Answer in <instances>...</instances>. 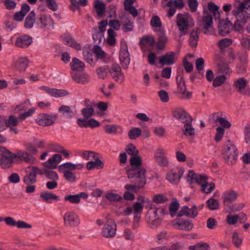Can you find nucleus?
<instances>
[{
	"instance_id": "20",
	"label": "nucleus",
	"mask_w": 250,
	"mask_h": 250,
	"mask_svg": "<svg viewBox=\"0 0 250 250\" xmlns=\"http://www.w3.org/2000/svg\"><path fill=\"white\" fill-rule=\"evenodd\" d=\"M174 117L183 123L192 122V118L186 110L182 108H177L173 113Z\"/></svg>"
},
{
	"instance_id": "61",
	"label": "nucleus",
	"mask_w": 250,
	"mask_h": 250,
	"mask_svg": "<svg viewBox=\"0 0 250 250\" xmlns=\"http://www.w3.org/2000/svg\"><path fill=\"white\" fill-rule=\"evenodd\" d=\"M105 197L110 202H118L122 199V197L119 194L111 192L107 193Z\"/></svg>"
},
{
	"instance_id": "21",
	"label": "nucleus",
	"mask_w": 250,
	"mask_h": 250,
	"mask_svg": "<svg viewBox=\"0 0 250 250\" xmlns=\"http://www.w3.org/2000/svg\"><path fill=\"white\" fill-rule=\"evenodd\" d=\"M32 41V38L29 35H21L17 38L15 45L18 47L26 48L31 45Z\"/></svg>"
},
{
	"instance_id": "28",
	"label": "nucleus",
	"mask_w": 250,
	"mask_h": 250,
	"mask_svg": "<svg viewBox=\"0 0 250 250\" xmlns=\"http://www.w3.org/2000/svg\"><path fill=\"white\" fill-rule=\"evenodd\" d=\"M238 196L237 193L234 190L225 191L223 194V199L225 205L229 204L236 200Z\"/></svg>"
},
{
	"instance_id": "3",
	"label": "nucleus",
	"mask_w": 250,
	"mask_h": 250,
	"mask_svg": "<svg viewBox=\"0 0 250 250\" xmlns=\"http://www.w3.org/2000/svg\"><path fill=\"white\" fill-rule=\"evenodd\" d=\"M82 164H74L71 162H66L59 166V171L63 173V177L68 182L74 183L77 178L75 173L72 170L80 169L83 168Z\"/></svg>"
},
{
	"instance_id": "1",
	"label": "nucleus",
	"mask_w": 250,
	"mask_h": 250,
	"mask_svg": "<svg viewBox=\"0 0 250 250\" xmlns=\"http://www.w3.org/2000/svg\"><path fill=\"white\" fill-rule=\"evenodd\" d=\"M129 163L131 167L127 171L128 178L140 179V187L144 186L146 184V169L142 167V160L141 157L139 154L131 156L129 159Z\"/></svg>"
},
{
	"instance_id": "19",
	"label": "nucleus",
	"mask_w": 250,
	"mask_h": 250,
	"mask_svg": "<svg viewBox=\"0 0 250 250\" xmlns=\"http://www.w3.org/2000/svg\"><path fill=\"white\" fill-rule=\"evenodd\" d=\"M198 215V211L195 205L192 206L191 208H189L187 206H184L178 211V217H181L184 216L194 218Z\"/></svg>"
},
{
	"instance_id": "59",
	"label": "nucleus",
	"mask_w": 250,
	"mask_h": 250,
	"mask_svg": "<svg viewBox=\"0 0 250 250\" xmlns=\"http://www.w3.org/2000/svg\"><path fill=\"white\" fill-rule=\"evenodd\" d=\"M125 151L128 155H131V156H136L139 154L138 149L132 144H130L126 146Z\"/></svg>"
},
{
	"instance_id": "5",
	"label": "nucleus",
	"mask_w": 250,
	"mask_h": 250,
	"mask_svg": "<svg viewBox=\"0 0 250 250\" xmlns=\"http://www.w3.org/2000/svg\"><path fill=\"white\" fill-rule=\"evenodd\" d=\"M27 174L23 178L24 183L27 185L35 184L37 182V175H42L43 172L42 169L35 166H29L26 169Z\"/></svg>"
},
{
	"instance_id": "54",
	"label": "nucleus",
	"mask_w": 250,
	"mask_h": 250,
	"mask_svg": "<svg viewBox=\"0 0 250 250\" xmlns=\"http://www.w3.org/2000/svg\"><path fill=\"white\" fill-rule=\"evenodd\" d=\"M142 133L141 129L138 127H134L131 129L128 133L129 139L131 140L136 139L139 137Z\"/></svg>"
},
{
	"instance_id": "45",
	"label": "nucleus",
	"mask_w": 250,
	"mask_h": 250,
	"mask_svg": "<svg viewBox=\"0 0 250 250\" xmlns=\"http://www.w3.org/2000/svg\"><path fill=\"white\" fill-rule=\"evenodd\" d=\"M208 9L213 13L215 19H220V14L219 10V7L213 2H209L208 4Z\"/></svg>"
},
{
	"instance_id": "35",
	"label": "nucleus",
	"mask_w": 250,
	"mask_h": 250,
	"mask_svg": "<svg viewBox=\"0 0 250 250\" xmlns=\"http://www.w3.org/2000/svg\"><path fill=\"white\" fill-rule=\"evenodd\" d=\"M203 22L204 23V28L205 34H208L209 33V28L212 26L213 18L211 14H208L206 16L202 18Z\"/></svg>"
},
{
	"instance_id": "46",
	"label": "nucleus",
	"mask_w": 250,
	"mask_h": 250,
	"mask_svg": "<svg viewBox=\"0 0 250 250\" xmlns=\"http://www.w3.org/2000/svg\"><path fill=\"white\" fill-rule=\"evenodd\" d=\"M134 29V23L128 19H126L122 23V30L124 32L132 31Z\"/></svg>"
},
{
	"instance_id": "37",
	"label": "nucleus",
	"mask_w": 250,
	"mask_h": 250,
	"mask_svg": "<svg viewBox=\"0 0 250 250\" xmlns=\"http://www.w3.org/2000/svg\"><path fill=\"white\" fill-rule=\"evenodd\" d=\"M180 207V204L176 198H173V201L170 203L169 206V214L171 217H178L177 212Z\"/></svg>"
},
{
	"instance_id": "53",
	"label": "nucleus",
	"mask_w": 250,
	"mask_h": 250,
	"mask_svg": "<svg viewBox=\"0 0 250 250\" xmlns=\"http://www.w3.org/2000/svg\"><path fill=\"white\" fill-rule=\"evenodd\" d=\"M212 116L213 117H215V116H216V121L219 122L220 124L222 126L221 127L223 128L225 127L226 128H229L231 126V125L229 122L223 117L218 116L217 115V113H214L212 114Z\"/></svg>"
},
{
	"instance_id": "17",
	"label": "nucleus",
	"mask_w": 250,
	"mask_h": 250,
	"mask_svg": "<svg viewBox=\"0 0 250 250\" xmlns=\"http://www.w3.org/2000/svg\"><path fill=\"white\" fill-rule=\"evenodd\" d=\"M56 119V115L42 113L39 115L36 119V122L40 125L48 126L54 124Z\"/></svg>"
},
{
	"instance_id": "18",
	"label": "nucleus",
	"mask_w": 250,
	"mask_h": 250,
	"mask_svg": "<svg viewBox=\"0 0 250 250\" xmlns=\"http://www.w3.org/2000/svg\"><path fill=\"white\" fill-rule=\"evenodd\" d=\"M168 42V38L162 29H157V54L160 51L165 50L166 45Z\"/></svg>"
},
{
	"instance_id": "42",
	"label": "nucleus",
	"mask_w": 250,
	"mask_h": 250,
	"mask_svg": "<svg viewBox=\"0 0 250 250\" xmlns=\"http://www.w3.org/2000/svg\"><path fill=\"white\" fill-rule=\"evenodd\" d=\"M68 94V92L66 90L51 88L49 93V95L55 98L63 97Z\"/></svg>"
},
{
	"instance_id": "55",
	"label": "nucleus",
	"mask_w": 250,
	"mask_h": 250,
	"mask_svg": "<svg viewBox=\"0 0 250 250\" xmlns=\"http://www.w3.org/2000/svg\"><path fill=\"white\" fill-rule=\"evenodd\" d=\"M232 241L235 247L239 248L242 244L243 239L237 232H234L232 233Z\"/></svg>"
},
{
	"instance_id": "34",
	"label": "nucleus",
	"mask_w": 250,
	"mask_h": 250,
	"mask_svg": "<svg viewBox=\"0 0 250 250\" xmlns=\"http://www.w3.org/2000/svg\"><path fill=\"white\" fill-rule=\"evenodd\" d=\"M94 160V161L91 160L87 163L86 167L88 170H91L94 168L101 169L104 167V165L103 162L98 158V156Z\"/></svg>"
},
{
	"instance_id": "31",
	"label": "nucleus",
	"mask_w": 250,
	"mask_h": 250,
	"mask_svg": "<svg viewBox=\"0 0 250 250\" xmlns=\"http://www.w3.org/2000/svg\"><path fill=\"white\" fill-rule=\"evenodd\" d=\"M58 111L67 119H71L76 115V113L71 109L70 106L65 105H61L59 108Z\"/></svg>"
},
{
	"instance_id": "11",
	"label": "nucleus",
	"mask_w": 250,
	"mask_h": 250,
	"mask_svg": "<svg viewBox=\"0 0 250 250\" xmlns=\"http://www.w3.org/2000/svg\"><path fill=\"white\" fill-rule=\"evenodd\" d=\"M139 44L143 52L151 51L155 45V38L152 36H144L140 39Z\"/></svg>"
},
{
	"instance_id": "41",
	"label": "nucleus",
	"mask_w": 250,
	"mask_h": 250,
	"mask_svg": "<svg viewBox=\"0 0 250 250\" xmlns=\"http://www.w3.org/2000/svg\"><path fill=\"white\" fill-rule=\"evenodd\" d=\"M35 13L31 11L26 17L24 21V27L26 28H31L35 21Z\"/></svg>"
},
{
	"instance_id": "4",
	"label": "nucleus",
	"mask_w": 250,
	"mask_h": 250,
	"mask_svg": "<svg viewBox=\"0 0 250 250\" xmlns=\"http://www.w3.org/2000/svg\"><path fill=\"white\" fill-rule=\"evenodd\" d=\"M222 153L226 163L231 165L235 164L238 157L237 149L229 140L224 145Z\"/></svg>"
},
{
	"instance_id": "22",
	"label": "nucleus",
	"mask_w": 250,
	"mask_h": 250,
	"mask_svg": "<svg viewBox=\"0 0 250 250\" xmlns=\"http://www.w3.org/2000/svg\"><path fill=\"white\" fill-rule=\"evenodd\" d=\"M176 58L175 57L174 52H169L159 58V63L162 65H171L176 61Z\"/></svg>"
},
{
	"instance_id": "58",
	"label": "nucleus",
	"mask_w": 250,
	"mask_h": 250,
	"mask_svg": "<svg viewBox=\"0 0 250 250\" xmlns=\"http://www.w3.org/2000/svg\"><path fill=\"white\" fill-rule=\"evenodd\" d=\"M227 77L223 75L216 77L213 81V86L215 87L221 86L225 83Z\"/></svg>"
},
{
	"instance_id": "2",
	"label": "nucleus",
	"mask_w": 250,
	"mask_h": 250,
	"mask_svg": "<svg viewBox=\"0 0 250 250\" xmlns=\"http://www.w3.org/2000/svg\"><path fill=\"white\" fill-rule=\"evenodd\" d=\"M187 179V181L190 183L195 182L201 185V191L207 194L211 192L215 188V185L213 183H208L207 182V178L205 176L198 175L193 170L188 171Z\"/></svg>"
},
{
	"instance_id": "8",
	"label": "nucleus",
	"mask_w": 250,
	"mask_h": 250,
	"mask_svg": "<svg viewBox=\"0 0 250 250\" xmlns=\"http://www.w3.org/2000/svg\"><path fill=\"white\" fill-rule=\"evenodd\" d=\"M119 59L123 68L125 69L127 68V66L130 63V59L126 42L123 40L121 41Z\"/></svg>"
},
{
	"instance_id": "26",
	"label": "nucleus",
	"mask_w": 250,
	"mask_h": 250,
	"mask_svg": "<svg viewBox=\"0 0 250 250\" xmlns=\"http://www.w3.org/2000/svg\"><path fill=\"white\" fill-rule=\"evenodd\" d=\"M165 151L162 148H157V165L162 168L167 167L169 164L168 158L165 155Z\"/></svg>"
},
{
	"instance_id": "7",
	"label": "nucleus",
	"mask_w": 250,
	"mask_h": 250,
	"mask_svg": "<svg viewBox=\"0 0 250 250\" xmlns=\"http://www.w3.org/2000/svg\"><path fill=\"white\" fill-rule=\"evenodd\" d=\"M185 171L182 167H176L171 169L166 175V179L170 183L178 185Z\"/></svg>"
},
{
	"instance_id": "38",
	"label": "nucleus",
	"mask_w": 250,
	"mask_h": 250,
	"mask_svg": "<svg viewBox=\"0 0 250 250\" xmlns=\"http://www.w3.org/2000/svg\"><path fill=\"white\" fill-rule=\"evenodd\" d=\"M96 73L99 79H104L110 73V68L107 65L100 66L96 69Z\"/></svg>"
},
{
	"instance_id": "40",
	"label": "nucleus",
	"mask_w": 250,
	"mask_h": 250,
	"mask_svg": "<svg viewBox=\"0 0 250 250\" xmlns=\"http://www.w3.org/2000/svg\"><path fill=\"white\" fill-rule=\"evenodd\" d=\"M70 65L72 69L75 71H82L84 67V63L76 58H73Z\"/></svg>"
},
{
	"instance_id": "57",
	"label": "nucleus",
	"mask_w": 250,
	"mask_h": 250,
	"mask_svg": "<svg viewBox=\"0 0 250 250\" xmlns=\"http://www.w3.org/2000/svg\"><path fill=\"white\" fill-rule=\"evenodd\" d=\"M93 52L98 59H104L105 58L106 55V53L102 50L100 46L98 45H95L94 46L93 48Z\"/></svg>"
},
{
	"instance_id": "52",
	"label": "nucleus",
	"mask_w": 250,
	"mask_h": 250,
	"mask_svg": "<svg viewBox=\"0 0 250 250\" xmlns=\"http://www.w3.org/2000/svg\"><path fill=\"white\" fill-rule=\"evenodd\" d=\"M239 92L242 91L247 86V82L243 78L238 79L234 84Z\"/></svg>"
},
{
	"instance_id": "25",
	"label": "nucleus",
	"mask_w": 250,
	"mask_h": 250,
	"mask_svg": "<svg viewBox=\"0 0 250 250\" xmlns=\"http://www.w3.org/2000/svg\"><path fill=\"white\" fill-rule=\"evenodd\" d=\"M62 159V156L60 154H55L47 161L42 163L44 167L50 168H54L57 167V164L60 163Z\"/></svg>"
},
{
	"instance_id": "51",
	"label": "nucleus",
	"mask_w": 250,
	"mask_h": 250,
	"mask_svg": "<svg viewBox=\"0 0 250 250\" xmlns=\"http://www.w3.org/2000/svg\"><path fill=\"white\" fill-rule=\"evenodd\" d=\"M192 122L186 123L184 125L183 132L185 135L193 136L195 134L194 128L192 127Z\"/></svg>"
},
{
	"instance_id": "12",
	"label": "nucleus",
	"mask_w": 250,
	"mask_h": 250,
	"mask_svg": "<svg viewBox=\"0 0 250 250\" xmlns=\"http://www.w3.org/2000/svg\"><path fill=\"white\" fill-rule=\"evenodd\" d=\"M116 231V225L113 220H107L103 229V235L106 238L113 237Z\"/></svg>"
},
{
	"instance_id": "10",
	"label": "nucleus",
	"mask_w": 250,
	"mask_h": 250,
	"mask_svg": "<svg viewBox=\"0 0 250 250\" xmlns=\"http://www.w3.org/2000/svg\"><path fill=\"white\" fill-rule=\"evenodd\" d=\"M0 151L1 152L0 164L3 167H10L13 163V160L16 159L15 153H12L5 147L0 146Z\"/></svg>"
},
{
	"instance_id": "36",
	"label": "nucleus",
	"mask_w": 250,
	"mask_h": 250,
	"mask_svg": "<svg viewBox=\"0 0 250 250\" xmlns=\"http://www.w3.org/2000/svg\"><path fill=\"white\" fill-rule=\"evenodd\" d=\"M198 28L196 30L193 29L190 33L188 42L189 45L192 47H195L197 46L198 42L199 39V33L198 32Z\"/></svg>"
},
{
	"instance_id": "48",
	"label": "nucleus",
	"mask_w": 250,
	"mask_h": 250,
	"mask_svg": "<svg viewBox=\"0 0 250 250\" xmlns=\"http://www.w3.org/2000/svg\"><path fill=\"white\" fill-rule=\"evenodd\" d=\"M80 156L86 160H94L97 156V154L92 151L85 150L80 153Z\"/></svg>"
},
{
	"instance_id": "47",
	"label": "nucleus",
	"mask_w": 250,
	"mask_h": 250,
	"mask_svg": "<svg viewBox=\"0 0 250 250\" xmlns=\"http://www.w3.org/2000/svg\"><path fill=\"white\" fill-rule=\"evenodd\" d=\"M176 81L177 83L178 88L180 92L182 94H184L186 91V86L185 85V82L184 80L183 76L179 75L176 77Z\"/></svg>"
},
{
	"instance_id": "60",
	"label": "nucleus",
	"mask_w": 250,
	"mask_h": 250,
	"mask_svg": "<svg viewBox=\"0 0 250 250\" xmlns=\"http://www.w3.org/2000/svg\"><path fill=\"white\" fill-rule=\"evenodd\" d=\"M231 43L232 40L231 39L225 38L219 41L218 45L220 49H223L229 46Z\"/></svg>"
},
{
	"instance_id": "27",
	"label": "nucleus",
	"mask_w": 250,
	"mask_h": 250,
	"mask_svg": "<svg viewBox=\"0 0 250 250\" xmlns=\"http://www.w3.org/2000/svg\"><path fill=\"white\" fill-rule=\"evenodd\" d=\"M40 197L42 202H45L47 203H51L52 200H60L59 196L48 191L42 192L40 194Z\"/></svg>"
},
{
	"instance_id": "29",
	"label": "nucleus",
	"mask_w": 250,
	"mask_h": 250,
	"mask_svg": "<svg viewBox=\"0 0 250 250\" xmlns=\"http://www.w3.org/2000/svg\"><path fill=\"white\" fill-rule=\"evenodd\" d=\"M72 78L76 83L85 84L87 83L90 79L88 75L85 73L78 74L76 72L71 73Z\"/></svg>"
},
{
	"instance_id": "30",
	"label": "nucleus",
	"mask_w": 250,
	"mask_h": 250,
	"mask_svg": "<svg viewBox=\"0 0 250 250\" xmlns=\"http://www.w3.org/2000/svg\"><path fill=\"white\" fill-rule=\"evenodd\" d=\"M28 62L29 61L27 57H21L15 62L14 66L16 69L23 71L25 70L27 67Z\"/></svg>"
},
{
	"instance_id": "63",
	"label": "nucleus",
	"mask_w": 250,
	"mask_h": 250,
	"mask_svg": "<svg viewBox=\"0 0 250 250\" xmlns=\"http://www.w3.org/2000/svg\"><path fill=\"white\" fill-rule=\"evenodd\" d=\"M104 129L106 133L109 134H114L117 132V126L115 125L110 124L105 125Z\"/></svg>"
},
{
	"instance_id": "49",
	"label": "nucleus",
	"mask_w": 250,
	"mask_h": 250,
	"mask_svg": "<svg viewBox=\"0 0 250 250\" xmlns=\"http://www.w3.org/2000/svg\"><path fill=\"white\" fill-rule=\"evenodd\" d=\"M245 206L244 203H241L238 204H235L229 206V207L227 211L229 213V214H235L234 213L242 209Z\"/></svg>"
},
{
	"instance_id": "23",
	"label": "nucleus",
	"mask_w": 250,
	"mask_h": 250,
	"mask_svg": "<svg viewBox=\"0 0 250 250\" xmlns=\"http://www.w3.org/2000/svg\"><path fill=\"white\" fill-rule=\"evenodd\" d=\"M218 28L220 34L222 36H226L229 33L230 29L233 28V24L228 20H220Z\"/></svg>"
},
{
	"instance_id": "15",
	"label": "nucleus",
	"mask_w": 250,
	"mask_h": 250,
	"mask_svg": "<svg viewBox=\"0 0 250 250\" xmlns=\"http://www.w3.org/2000/svg\"><path fill=\"white\" fill-rule=\"evenodd\" d=\"M110 74L119 83H122L125 80V76L122 72L121 68L117 63L113 64L110 68Z\"/></svg>"
},
{
	"instance_id": "62",
	"label": "nucleus",
	"mask_w": 250,
	"mask_h": 250,
	"mask_svg": "<svg viewBox=\"0 0 250 250\" xmlns=\"http://www.w3.org/2000/svg\"><path fill=\"white\" fill-rule=\"evenodd\" d=\"M19 124V121L16 117L10 115L7 120H6V128L8 126H17Z\"/></svg>"
},
{
	"instance_id": "24",
	"label": "nucleus",
	"mask_w": 250,
	"mask_h": 250,
	"mask_svg": "<svg viewBox=\"0 0 250 250\" xmlns=\"http://www.w3.org/2000/svg\"><path fill=\"white\" fill-rule=\"evenodd\" d=\"M37 23L41 27H46L48 29L54 28L53 20L50 15H43L39 18Z\"/></svg>"
},
{
	"instance_id": "9",
	"label": "nucleus",
	"mask_w": 250,
	"mask_h": 250,
	"mask_svg": "<svg viewBox=\"0 0 250 250\" xmlns=\"http://www.w3.org/2000/svg\"><path fill=\"white\" fill-rule=\"evenodd\" d=\"M151 208V202L146 197L139 196L137 201L133 205V211L135 214H138L142 213L143 208Z\"/></svg>"
},
{
	"instance_id": "44",
	"label": "nucleus",
	"mask_w": 250,
	"mask_h": 250,
	"mask_svg": "<svg viewBox=\"0 0 250 250\" xmlns=\"http://www.w3.org/2000/svg\"><path fill=\"white\" fill-rule=\"evenodd\" d=\"M23 146L26 150L34 156L37 155L39 152L37 147L31 143L25 142L23 143Z\"/></svg>"
},
{
	"instance_id": "16",
	"label": "nucleus",
	"mask_w": 250,
	"mask_h": 250,
	"mask_svg": "<svg viewBox=\"0 0 250 250\" xmlns=\"http://www.w3.org/2000/svg\"><path fill=\"white\" fill-rule=\"evenodd\" d=\"M171 225L175 229L185 231H189L193 228V224L188 220H172Z\"/></svg>"
},
{
	"instance_id": "50",
	"label": "nucleus",
	"mask_w": 250,
	"mask_h": 250,
	"mask_svg": "<svg viewBox=\"0 0 250 250\" xmlns=\"http://www.w3.org/2000/svg\"><path fill=\"white\" fill-rule=\"evenodd\" d=\"M209 249V245L205 242H200L189 247V250H208Z\"/></svg>"
},
{
	"instance_id": "39",
	"label": "nucleus",
	"mask_w": 250,
	"mask_h": 250,
	"mask_svg": "<svg viewBox=\"0 0 250 250\" xmlns=\"http://www.w3.org/2000/svg\"><path fill=\"white\" fill-rule=\"evenodd\" d=\"M107 36L106 39L107 44L113 46L116 44V33L112 29H108L107 31Z\"/></svg>"
},
{
	"instance_id": "6",
	"label": "nucleus",
	"mask_w": 250,
	"mask_h": 250,
	"mask_svg": "<svg viewBox=\"0 0 250 250\" xmlns=\"http://www.w3.org/2000/svg\"><path fill=\"white\" fill-rule=\"evenodd\" d=\"M233 15L236 18L235 23L233 25V28L237 31H240L243 29L242 24H246L250 18V14L247 11H239L238 9L232 11Z\"/></svg>"
},
{
	"instance_id": "56",
	"label": "nucleus",
	"mask_w": 250,
	"mask_h": 250,
	"mask_svg": "<svg viewBox=\"0 0 250 250\" xmlns=\"http://www.w3.org/2000/svg\"><path fill=\"white\" fill-rule=\"evenodd\" d=\"M44 174L46 177L52 181H58L59 179L58 174L56 172L51 170H45Z\"/></svg>"
},
{
	"instance_id": "43",
	"label": "nucleus",
	"mask_w": 250,
	"mask_h": 250,
	"mask_svg": "<svg viewBox=\"0 0 250 250\" xmlns=\"http://www.w3.org/2000/svg\"><path fill=\"white\" fill-rule=\"evenodd\" d=\"M94 7L99 16L102 17L104 15L105 11V5L104 3L97 0L95 2Z\"/></svg>"
},
{
	"instance_id": "32",
	"label": "nucleus",
	"mask_w": 250,
	"mask_h": 250,
	"mask_svg": "<svg viewBox=\"0 0 250 250\" xmlns=\"http://www.w3.org/2000/svg\"><path fill=\"white\" fill-rule=\"evenodd\" d=\"M29 10L30 6L26 3L23 4L21 6V11L15 14L13 18L14 20L16 21H21Z\"/></svg>"
},
{
	"instance_id": "33",
	"label": "nucleus",
	"mask_w": 250,
	"mask_h": 250,
	"mask_svg": "<svg viewBox=\"0 0 250 250\" xmlns=\"http://www.w3.org/2000/svg\"><path fill=\"white\" fill-rule=\"evenodd\" d=\"M62 42L64 44L71 46L76 50H81V46L75 40L69 35H65L62 37Z\"/></svg>"
},
{
	"instance_id": "14",
	"label": "nucleus",
	"mask_w": 250,
	"mask_h": 250,
	"mask_svg": "<svg viewBox=\"0 0 250 250\" xmlns=\"http://www.w3.org/2000/svg\"><path fill=\"white\" fill-rule=\"evenodd\" d=\"M177 25L179 30L183 33L184 35L187 34V30L190 26L189 18L184 16L183 14L179 13L177 15Z\"/></svg>"
},
{
	"instance_id": "64",
	"label": "nucleus",
	"mask_w": 250,
	"mask_h": 250,
	"mask_svg": "<svg viewBox=\"0 0 250 250\" xmlns=\"http://www.w3.org/2000/svg\"><path fill=\"white\" fill-rule=\"evenodd\" d=\"M250 8V0H244L243 2H240L237 7L239 11H247Z\"/></svg>"
},
{
	"instance_id": "13",
	"label": "nucleus",
	"mask_w": 250,
	"mask_h": 250,
	"mask_svg": "<svg viewBox=\"0 0 250 250\" xmlns=\"http://www.w3.org/2000/svg\"><path fill=\"white\" fill-rule=\"evenodd\" d=\"M15 157L30 165L35 164L37 162L36 158L26 150H17L15 153Z\"/></svg>"
}]
</instances>
